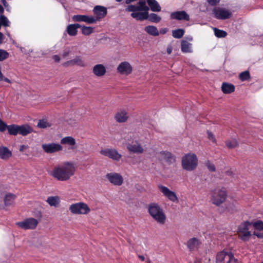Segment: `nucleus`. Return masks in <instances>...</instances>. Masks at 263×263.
<instances>
[{"instance_id":"f257e3e1","label":"nucleus","mask_w":263,"mask_h":263,"mask_svg":"<svg viewBox=\"0 0 263 263\" xmlns=\"http://www.w3.org/2000/svg\"><path fill=\"white\" fill-rule=\"evenodd\" d=\"M76 170L75 164L70 161L55 166L50 173V175L60 181H67L73 176Z\"/></svg>"},{"instance_id":"f03ea898","label":"nucleus","mask_w":263,"mask_h":263,"mask_svg":"<svg viewBox=\"0 0 263 263\" xmlns=\"http://www.w3.org/2000/svg\"><path fill=\"white\" fill-rule=\"evenodd\" d=\"M148 10L145 1H140L137 5H129L126 9V11L133 12L131 16L133 18L140 21L147 19Z\"/></svg>"},{"instance_id":"7ed1b4c3","label":"nucleus","mask_w":263,"mask_h":263,"mask_svg":"<svg viewBox=\"0 0 263 263\" xmlns=\"http://www.w3.org/2000/svg\"><path fill=\"white\" fill-rule=\"evenodd\" d=\"M147 211L152 218L160 225H164L166 221V216L163 209L155 202L149 203L147 206Z\"/></svg>"},{"instance_id":"20e7f679","label":"nucleus","mask_w":263,"mask_h":263,"mask_svg":"<svg viewBox=\"0 0 263 263\" xmlns=\"http://www.w3.org/2000/svg\"><path fill=\"white\" fill-rule=\"evenodd\" d=\"M228 193L226 188L217 187L211 192L210 200L212 204L219 206L226 201Z\"/></svg>"},{"instance_id":"39448f33","label":"nucleus","mask_w":263,"mask_h":263,"mask_svg":"<svg viewBox=\"0 0 263 263\" xmlns=\"http://www.w3.org/2000/svg\"><path fill=\"white\" fill-rule=\"evenodd\" d=\"M198 164V159L196 155L194 153L185 154L181 159L182 168L187 171H193L195 170Z\"/></svg>"},{"instance_id":"423d86ee","label":"nucleus","mask_w":263,"mask_h":263,"mask_svg":"<svg viewBox=\"0 0 263 263\" xmlns=\"http://www.w3.org/2000/svg\"><path fill=\"white\" fill-rule=\"evenodd\" d=\"M69 210L73 215H86L91 212L89 205L82 201L71 204L69 206Z\"/></svg>"},{"instance_id":"0eeeda50","label":"nucleus","mask_w":263,"mask_h":263,"mask_svg":"<svg viewBox=\"0 0 263 263\" xmlns=\"http://www.w3.org/2000/svg\"><path fill=\"white\" fill-rule=\"evenodd\" d=\"M251 225V223L246 221L241 223L238 228V237L243 241H248L251 237V233L249 231V227Z\"/></svg>"},{"instance_id":"6e6552de","label":"nucleus","mask_w":263,"mask_h":263,"mask_svg":"<svg viewBox=\"0 0 263 263\" xmlns=\"http://www.w3.org/2000/svg\"><path fill=\"white\" fill-rule=\"evenodd\" d=\"M39 223V220L34 218H28L22 221L17 222L16 224L24 230L35 229Z\"/></svg>"},{"instance_id":"1a4fd4ad","label":"nucleus","mask_w":263,"mask_h":263,"mask_svg":"<svg viewBox=\"0 0 263 263\" xmlns=\"http://www.w3.org/2000/svg\"><path fill=\"white\" fill-rule=\"evenodd\" d=\"M212 12L214 17L218 20H226L232 16V13L229 9L222 7H215Z\"/></svg>"},{"instance_id":"9d476101","label":"nucleus","mask_w":263,"mask_h":263,"mask_svg":"<svg viewBox=\"0 0 263 263\" xmlns=\"http://www.w3.org/2000/svg\"><path fill=\"white\" fill-rule=\"evenodd\" d=\"M106 178L112 184L116 186H120L123 183L122 176L118 173L111 172L106 175Z\"/></svg>"},{"instance_id":"9b49d317","label":"nucleus","mask_w":263,"mask_h":263,"mask_svg":"<svg viewBox=\"0 0 263 263\" xmlns=\"http://www.w3.org/2000/svg\"><path fill=\"white\" fill-rule=\"evenodd\" d=\"M100 153L101 155L116 161H119L122 157V155L115 148H104L101 149Z\"/></svg>"},{"instance_id":"f8f14e48","label":"nucleus","mask_w":263,"mask_h":263,"mask_svg":"<svg viewBox=\"0 0 263 263\" xmlns=\"http://www.w3.org/2000/svg\"><path fill=\"white\" fill-rule=\"evenodd\" d=\"M42 148L47 154L54 153L63 150V146L60 144L57 143L43 144Z\"/></svg>"},{"instance_id":"ddd939ff","label":"nucleus","mask_w":263,"mask_h":263,"mask_svg":"<svg viewBox=\"0 0 263 263\" xmlns=\"http://www.w3.org/2000/svg\"><path fill=\"white\" fill-rule=\"evenodd\" d=\"M158 187L163 195L171 201L176 203L178 202V198L174 192L162 185H159Z\"/></svg>"},{"instance_id":"4468645a","label":"nucleus","mask_w":263,"mask_h":263,"mask_svg":"<svg viewBox=\"0 0 263 263\" xmlns=\"http://www.w3.org/2000/svg\"><path fill=\"white\" fill-rule=\"evenodd\" d=\"M117 71L120 74L127 76L132 73L133 67L128 62H122L117 66Z\"/></svg>"},{"instance_id":"2eb2a0df","label":"nucleus","mask_w":263,"mask_h":263,"mask_svg":"<svg viewBox=\"0 0 263 263\" xmlns=\"http://www.w3.org/2000/svg\"><path fill=\"white\" fill-rule=\"evenodd\" d=\"M114 118L118 123H124L128 119V114L126 109L121 108L116 112Z\"/></svg>"},{"instance_id":"dca6fc26","label":"nucleus","mask_w":263,"mask_h":263,"mask_svg":"<svg viewBox=\"0 0 263 263\" xmlns=\"http://www.w3.org/2000/svg\"><path fill=\"white\" fill-rule=\"evenodd\" d=\"M73 21L83 22L87 24H93L97 22L94 16L86 15H74L72 17Z\"/></svg>"},{"instance_id":"f3484780","label":"nucleus","mask_w":263,"mask_h":263,"mask_svg":"<svg viewBox=\"0 0 263 263\" xmlns=\"http://www.w3.org/2000/svg\"><path fill=\"white\" fill-rule=\"evenodd\" d=\"M170 17L172 20L179 21L190 20V15L185 11H177L172 12L170 14Z\"/></svg>"},{"instance_id":"a211bd4d","label":"nucleus","mask_w":263,"mask_h":263,"mask_svg":"<svg viewBox=\"0 0 263 263\" xmlns=\"http://www.w3.org/2000/svg\"><path fill=\"white\" fill-rule=\"evenodd\" d=\"M106 68L102 64H98L94 65L92 69L93 75L98 78L104 77L106 73Z\"/></svg>"},{"instance_id":"6ab92c4d","label":"nucleus","mask_w":263,"mask_h":263,"mask_svg":"<svg viewBox=\"0 0 263 263\" xmlns=\"http://www.w3.org/2000/svg\"><path fill=\"white\" fill-rule=\"evenodd\" d=\"M61 144H66L70 146V147L68 148V149L70 151H74L77 148L76 145V140L71 136H67L63 138L61 140Z\"/></svg>"},{"instance_id":"aec40b11","label":"nucleus","mask_w":263,"mask_h":263,"mask_svg":"<svg viewBox=\"0 0 263 263\" xmlns=\"http://www.w3.org/2000/svg\"><path fill=\"white\" fill-rule=\"evenodd\" d=\"M66 66H72L77 65L81 67H85L86 64L80 56H76L73 59L67 61L64 64Z\"/></svg>"},{"instance_id":"412c9836","label":"nucleus","mask_w":263,"mask_h":263,"mask_svg":"<svg viewBox=\"0 0 263 263\" xmlns=\"http://www.w3.org/2000/svg\"><path fill=\"white\" fill-rule=\"evenodd\" d=\"M93 11L95 14L96 15L95 18L97 19V21L104 17L107 14L106 9L100 6H96Z\"/></svg>"},{"instance_id":"4be33fe9","label":"nucleus","mask_w":263,"mask_h":263,"mask_svg":"<svg viewBox=\"0 0 263 263\" xmlns=\"http://www.w3.org/2000/svg\"><path fill=\"white\" fill-rule=\"evenodd\" d=\"M158 158L161 160H164L169 162H175V156L170 152L167 151L161 152L158 154Z\"/></svg>"},{"instance_id":"5701e85b","label":"nucleus","mask_w":263,"mask_h":263,"mask_svg":"<svg viewBox=\"0 0 263 263\" xmlns=\"http://www.w3.org/2000/svg\"><path fill=\"white\" fill-rule=\"evenodd\" d=\"M79 24H69L67 26L66 32L69 35L74 36L77 34L78 28H81Z\"/></svg>"},{"instance_id":"b1692460","label":"nucleus","mask_w":263,"mask_h":263,"mask_svg":"<svg viewBox=\"0 0 263 263\" xmlns=\"http://www.w3.org/2000/svg\"><path fill=\"white\" fill-rule=\"evenodd\" d=\"M12 156V152L6 146H0V158L6 160Z\"/></svg>"},{"instance_id":"393cba45","label":"nucleus","mask_w":263,"mask_h":263,"mask_svg":"<svg viewBox=\"0 0 263 263\" xmlns=\"http://www.w3.org/2000/svg\"><path fill=\"white\" fill-rule=\"evenodd\" d=\"M33 129L32 127L28 124H25L22 125H19L18 134L23 136H27V135L33 132Z\"/></svg>"},{"instance_id":"a878e982","label":"nucleus","mask_w":263,"mask_h":263,"mask_svg":"<svg viewBox=\"0 0 263 263\" xmlns=\"http://www.w3.org/2000/svg\"><path fill=\"white\" fill-rule=\"evenodd\" d=\"M237 210V203L235 201H228L226 204L225 211L227 213H233Z\"/></svg>"},{"instance_id":"bb28decb","label":"nucleus","mask_w":263,"mask_h":263,"mask_svg":"<svg viewBox=\"0 0 263 263\" xmlns=\"http://www.w3.org/2000/svg\"><path fill=\"white\" fill-rule=\"evenodd\" d=\"M200 241L196 238H192L187 242V248L190 250H194L198 248L200 245Z\"/></svg>"},{"instance_id":"cd10ccee","label":"nucleus","mask_w":263,"mask_h":263,"mask_svg":"<svg viewBox=\"0 0 263 263\" xmlns=\"http://www.w3.org/2000/svg\"><path fill=\"white\" fill-rule=\"evenodd\" d=\"M127 149L130 152L134 153H142L143 152V148L138 143H133L128 144Z\"/></svg>"},{"instance_id":"c85d7f7f","label":"nucleus","mask_w":263,"mask_h":263,"mask_svg":"<svg viewBox=\"0 0 263 263\" xmlns=\"http://www.w3.org/2000/svg\"><path fill=\"white\" fill-rule=\"evenodd\" d=\"M229 253H232L231 252L226 251L225 250L217 253L216 256V263H224V258L226 256L229 257Z\"/></svg>"},{"instance_id":"c756f323","label":"nucleus","mask_w":263,"mask_h":263,"mask_svg":"<svg viewBox=\"0 0 263 263\" xmlns=\"http://www.w3.org/2000/svg\"><path fill=\"white\" fill-rule=\"evenodd\" d=\"M221 90L225 94L231 93L234 91L235 86L229 83H223L221 85Z\"/></svg>"},{"instance_id":"7c9ffc66","label":"nucleus","mask_w":263,"mask_h":263,"mask_svg":"<svg viewBox=\"0 0 263 263\" xmlns=\"http://www.w3.org/2000/svg\"><path fill=\"white\" fill-rule=\"evenodd\" d=\"M181 50L183 53L192 52V45L186 41L183 40L181 43Z\"/></svg>"},{"instance_id":"2f4dec72","label":"nucleus","mask_w":263,"mask_h":263,"mask_svg":"<svg viewBox=\"0 0 263 263\" xmlns=\"http://www.w3.org/2000/svg\"><path fill=\"white\" fill-rule=\"evenodd\" d=\"M46 202L51 206L57 207L60 204V199L58 196H49L47 198Z\"/></svg>"},{"instance_id":"473e14b6","label":"nucleus","mask_w":263,"mask_h":263,"mask_svg":"<svg viewBox=\"0 0 263 263\" xmlns=\"http://www.w3.org/2000/svg\"><path fill=\"white\" fill-rule=\"evenodd\" d=\"M144 30L147 33L152 36H157L159 34V30L157 28L154 26L149 25L146 26L144 28Z\"/></svg>"},{"instance_id":"72a5a7b5","label":"nucleus","mask_w":263,"mask_h":263,"mask_svg":"<svg viewBox=\"0 0 263 263\" xmlns=\"http://www.w3.org/2000/svg\"><path fill=\"white\" fill-rule=\"evenodd\" d=\"M147 2L152 11L159 12L161 11V6L156 0H147Z\"/></svg>"},{"instance_id":"f704fd0d","label":"nucleus","mask_w":263,"mask_h":263,"mask_svg":"<svg viewBox=\"0 0 263 263\" xmlns=\"http://www.w3.org/2000/svg\"><path fill=\"white\" fill-rule=\"evenodd\" d=\"M7 130L8 133L13 136H16L18 134L19 125L16 124H11L8 125Z\"/></svg>"},{"instance_id":"c9c22d12","label":"nucleus","mask_w":263,"mask_h":263,"mask_svg":"<svg viewBox=\"0 0 263 263\" xmlns=\"http://www.w3.org/2000/svg\"><path fill=\"white\" fill-rule=\"evenodd\" d=\"M16 198V196L12 194H7L6 195L4 198L5 204L6 205H10L13 203L14 200Z\"/></svg>"},{"instance_id":"e433bc0d","label":"nucleus","mask_w":263,"mask_h":263,"mask_svg":"<svg viewBox=\"0 0 263 263\" xmlns=\"http://www.w3.org/2000/svg\"><path fill=\"white\" fill-rule=\"evenodd\" d=\"M147 19L153 23H159L161 21V18L155 13H151L149 15L148 14Z\"/></svg>"},{"instance_id":"4c0bfd02","label":"nucleus","mask_w":263,"mask_h":263,"mask_svg":"<svg viewBox=\"0 0 263 263\" xmlns=\"http://www.w3.org/2000/svg\"><path fill=\"white\" fill-rule=\"evenodd\" d=\"M184 33V31L182 29H178L172 31V35L176 39H180L183 36Z\"/></svg>"},{"instance_id":"58836bf2","label":"nucleus","mask_w":263,"mask_h":263,"mask_svg":"<svg viewBox=\"0 0 263 263\" xmlns=\"http://www.w3.org/2000/svg\"><path fill=\"white\" fill-rule=\"evenodd\" d=\"M226 144L228 148H233L238 145V142L236 139H232L226 141Z\"/></svg>"},{"instance_id":"ea45409f","label":"nucleus","mask_w":263,"mask_h":263,"mask_svg":"<svg viewBox=\"0 0 263 263\" xmlns=\"http://www.w3.org/2000/svg\"><path fill=\"white\" fill-rule=\"evenodd\" d=\"M214 30L215 35L218 37H224L227 35V33L223 30L216 28H214Z\"/></svg>"},{"instance_id":"a19ab883","label":"nucleus","mask_w":263,"mask_h":263,"mask_svg":"<svg viewBox=\"0 0 263 263\" xmlns=\"http://www.w3.org/2000/svg\"><path fill=\"white\" fill-rule=\"evenodd\" d=\"M0 22L2 26L8 27L10 26V22L6 16L4 15L0 16Z\"/></svg>"},{"instance_id":"79ce46f5","label":"nucleus","mask_w":263,"mask_h":263,"mask_svg":"<svg viewBox=\"0 0 263 263\" xmlns=\"http://www.w3.org/2000/svg\"><path fill=\"white\" fill-rule=\"evenodd\" d=\"M82 33L85 35H89L93 32V28L91 27H82Z\"/></svg>"},{"instance_id":"37998d69","label":"nucleus","mask_w":263,"mask_h":263,"mask_svg":"<svg viewBox=\"0 0 263 263\" xmlns=\"http://www.w3.org/2000/svg\"><path fill=\"white\" fill-rule=\"evenodd\" d=\"M50 126V123L45 120H40L37 123V127L41 128L49 127Z\"/></svg>"},{"instance_id":"c03bdc74","label":"nucleus","mask_w":263,"mask_h":263,"mask_svg":"<svg viewBox=\"0 0 263 263\" xmlns=\"http://www.w3.org/2000/svg\"><path fill=\"white\" fill-rule=\"evenodd\" d=\"M239 77L242 81L248 80L250 78V73L248 71H243L240 73Z\"/></svg>"},{"instance_id":"a18cd8bd","label":"nucleus","mask_w":263,"mask_h":263,"mask_svg":"<svg viewBox=\"0 0 263 263\" xmlns=\"http://www.w3.org/2000/svg\"><path fill=\"white\" fill-rule=\"evenodd\" d=\"M252 225L253 226L254 228L259 231L263 230V222L258 220L255 222H253Z\"/></svg>"},{"instance_id":"49530a36","label":"nucleus","mask_w":263,"mask_h":263,"mask_svg":"<svg viewBox=\"0 0 263 263\" xmlns=\"http://www.w3.org/2000/svg\"><path fill=\"white\" fill-rule=\"evenodd\" d=\"M9 57V53L6 51L0 49V61H4Z\"/></svg>"},{"instance_id":"de8ad7c7","label":"nucleus","mask_w":263,"mask_h":263,"mask_svg":"<svg viewBox=\"0 0 263 263\" xmlns=\"http://www.w3.org/2000/svg\"><path fill=\"white\" fill-rule=\"evenodd\" d=\"M205 165L210 171H211V172L215 171L216 169H215V167L214 165L212 162H211L210 161H205Z\"/></svg>"},{"instance_id":"09e8293b","label":"nucleus","mask_w":263,"mask_h":263,"mask_svg":"<svg viewBox=\"0 0 263 263\" xmlns=\"http://www.w3.org/2000/svg\"><path fill=\"white\" fill-rule=\"evenodd\" d=\"M229 261L228 263H237L238 260L235 258L233 253H229Z\"/></svg>"},{"instance_id":"8fccbe9b","label":"nucleus","mask_w":263,"mask_h":263,"mask_svg":"<svg viewBox=\"0 0 263 263\" xmlns=\"http://www.w3.org/2000/svg\"><path fill=\"white\" fill-rule=\"evenodd\" d=\"M208 137L210 140H211L212 142L215 143L216 140L214 135L211 132L208 131Z\"/></svg>"},{"instance_id":"3c124183","label":"nucleus","mask_w":263,"mask_h":263,"mask_svg":"<svg viewBox=\"0 0 263 263\" xmlns=\"http://www.w3.org/2000/svg\"><path fill=\"white\" fill-rule=\"evenodd\" d=\"M7 125L1 119H0V131L4 132L7 128Z\"/></svg>"},{"instance_id":"603ef678","label":"nucleus","mask_w":263,"mask_h":263,"mask_svg":"<svg viewBox=\"0 0 263 263\" xmlns=\"http://www.w3.org/2000/svg\"><path fill=\"white\" fill-rule=\"evenodd\" d=\"M220 0H207L208 3L212 6L217 5Z\"/></svg>"},{"instance_id":"864d4df0","label":"nucleus","mask_w":263,"mask_h":263,"mask_svg":"<svg viewBox=\"0 0 263 263\" xmlns=\"http://www.w3.org/2000/svg\"><path fill=\"white\" fill-rule=\"evenodd\" d=\"M67 122L68 124H69L71 126H73V125H76V124L77 123L76 120L71 119H69V120H67Z\"/></svg>"},{"instance_id":"5fc2aeb1","label":"nucleus","mask_w":263,"mask_h":263,"mask_svg":"<svg viewBox=\"0 0 263 263\" xmlns=\"http://www.w3.org/2000/svg\"><path fill=\"white\" fill-rule=\"evenodd\" d=\"M28 148V146L27 145H22L20 146V152H24L25 149Z\"/></svg>"},{"instance_id":"6e6d98bb","label":"nucleus","mask_w":263,"mask_h":263,"mask_svg":"<svg viewBox=\"0 0 263 263\" xmlns=\"http://www.w3.org/2000/svg\"><path fill=\"white\" fill-rule=\"evenodd\" d=\"M168 31V29L166 28H161L160 29V31L159 33L162 34H165Z\"/></svg>"},{"instance_id":"4d7b16f0","label":"nucleus","mask_w":263,"mask_h":263,"mask_svg":"<svg viewBox=\"0 0 263 263\" xmlns=\"http://www.w3.org/2000/svg\"><path fill=\"white\" fill-rule=\"evenodd\" d=\"M53 59L55 62H59L60 60V58L58 55H54L53 56Z\"/></svg>"},{"instance_id":"13d9d810","label":"nucleus","mask_w":263,"mask_h":263,"mask_svg":"<svg viewBox=\"0 0 263 263\" xmlns=\"http://www.w3.org/2000/svg\"><path fill=\"white\" fill-rule=\"evenodd\" d=\"M167 53L168 54H171L172 51V47L171 45H168L166 49Z\"/></svg>"},{"instance_id":"bf43d9fd","label":"nucleus","mask_w":263,"mask_h":263,"mask_svg":"<svg viewBox=\"0 0 263 263\" xmlns=\"http://www.w3.org/2000/svg\"><path fill=\"white\" fill-rule=\"evenodd\" d=\"M69 51H68V50H67V51H65L63 53V54H62V57H63V58L66 57V56H67V55L69 54Z\"/></svg>"},{"instance_id":"052dcab7","label":"nucleus","mask_w":263,"mask_h":263,"mask_svg":"<svg viewBox=\"0 0 263 263\" xmlns=\"http://www.w3.org/2000/svg\"><path fill=\"white\" fill-rule=\"evenodd\" d=\"M4 39V35L2 33L0 32V43H2Z\"/></svg>"},{"instance_id":"680f3d73","label":"nucleus","mask_w":263,"mask_h":263,"mask_svg":"<svg viewBox=\"0 0 263 263\" xmlns=\"http://www.w3.org/2000/svg\"><path fill=\"white\" fill-rule=\"evenodd\" d=\"M4 80L5 82H8V83H10V80L8 79L7 78H4L3 77V80Z\"/></svg>"},{"instance_id":"e2e57ef3","label":"nucleus","mask_w":263,"mask_h":263,"mask_svg":"<svg viewBox=\"0 0 263 263\" xmlns=\"http://www.w3.org/2000/svg\"><path fill=\"white\" fill-rule=\"evenodd\" d=\"M138 258L142 261H143L145 259V257L143 256L140 255H138Z\"/></svg>"},{"instance_id":"0e129e2a","label":"nucleus","mask_w":263,"mask_h":263,"mask_svg":"<svg viewBox=\"0 0 263 263\" xmlns=\"http://www.w3.org/2000/svg\"><path fill=\"white\" fill-rule=\"evenodd\" d=\"M3 3L4 4V5L5 6V7H7L8 6V4L5 1V0H3Z\"/></svg>"},{"instance_id":"69168bd1","label":"nucleus","mask_w":263,"mask_h":263,"mask_svg":"<svg viewBox=\"0 0 263 263\" xmlns=\"http://www.w3.org/2000/svg\"><path fill=\"white\" fill-rule=\"evenodd\" d=\"M4 12V8L2 5H0V13Z\"/></svg>"},{"instance_id":"338daca9","label":"nucleus","mask_w":263,"mask_h":263,"mask_svg":"<svg viewBox=\"0 0 263 263\" xmlns=\"http://www.w3.org/2000/svg\"><path fill=\"white\" fill-rule=\"evenodd\" d=\"M117 2H121L122 1V0H116Z\"/></svg>"},{"instance_id":"774afa93","label":"nucleus","mask_w":263,"mask_h":263,"mask_svg":"<svg viewBox=\"0 0 263 263\" xmlns=\"http://www.w3.org/2000/svg\"><path fill=\"white\" fill-rule=\"evenodd\" d=\"M256 235H257V237H260V236H259L258 235H257V234H256Z\"/></svg>"}]
</instances>
